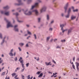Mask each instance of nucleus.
Wrapping results in <instances>:
<instances>
[{"instance_id": "obj_1", "label": "nucleus", "mask_w": 79, "mask_h": 79, "mask_svg": "<svg viewBox=\"0 0 79 79\" xmlns=\"http://www.w3.org/2000/svg\"><path fill=\"white\" fill-rule=\"evenodd\" d=\"M23 58L22 57H20V59H19V61L20 62V63H21L22 65V67L23 68L21 70V72H23L24 70V69H25V68H24V60H23Z\"/></svg>"}, {"instance_id": "obj_2", "label": "nucleus", "mask_w": 79, "mask_h": 79, "mask_svg": "<svg viewBox=\"0 0 79 79\" xmlns=\"http://www.w3.org/2000/svg\"><path fill=\"white\" fill-rule=\"evenodd\" d=\"M4 20L6 21L7 23H8V24L7 25V28H9V27H13V26L11 24V23L10 22L8 21V20H6V18H4Z\"/></svg>"}, {"instance_id": "obj_3", "label": "nucleus", "mask_w": 79, "mask_h": 79, "mask_svg": "<svg viewBox=\"0 0 79 79\" xmlns=\"http://www.w3.org/2000/svg\"><path fill=\"white\" fill-rule=\"evenodd\" d=\"M64 25L63 24H60V27H61V30L62 31V32L63 33H64V31H67L68 30V29H66V30H63V27H64Z\"/></svg>"}, {"instance_id": "obj_4", "label": "nucleus", "mask_w": 79, "mask_h": 79, "mask_svg": "<svg viewBox=\"0 0 79 79\" xmlns=\"http://www.w3.org/2000/svg\"><path fill=\"white\" fill-rule=\"evenodd\" d=\"M27 13V10H26L24 12V14L26 15H32V12L29 11L28 13Z\"/></svg>"}, {"instance_id": "obj_5", "label": "nucleus", "mask_w": 79, "mask_h": 79, "mask_svg": "<svg viewBox=\"0 0 79 79\" xmlns=\"http://www.w3.org/2000/svg\"><path fill=\"white\" fill-rule=\"evenodd\" d=\"M69 6V4H68V3H67L66 4L65 6L64 7V9L65 10V13H66L67 11V8H68V7Z\"/></svg>"}, {"instance_id": "obj_6", "label": "nucleus", "mask_w": 79, "mask_h": 79, "mask_svg": "<svg viewBox=\"0 0 79 79\" xmlns=\"http://www.w3.org/2000/svg\"><path fill=\"white\" fill-rule=\"evenodd\" d=\"M38 6H39V3H36L35 4L34 6H32L31 10H32L35 7H38Z\"/></svg>"}, {"instance_id": "obj_7", "label": "nucleus", "mask_w": 79, "mask_h": 79, "mask_svg": "<svg viewBox=\"0 0 79 79\" xmlns=\"http://www.w3.org/2000/svg\"><path fill=\"white\" fill-rule=\"evenodd\" d=\"M46 7H44L41 10H40V12L41 13H42V12H44V11H45V10H46Z\"/></svg>"}, {"instance_id": "obj_8", "label": "nucleus", "mask_w": 79, "mask_h": 79, "mask_svg": "<svg viewBox=\"0 0 79 79\" xmlns=\"http://www.w3.org/2000/svg\"><path fill=\"white\" fill-rule=\"evenodd\" d=\"M18 2H19V4H16L15 5H23V3L21 2V0H18Z\"/></svg>"}, {"instance_id": "obj_9", "label": "nucleus", "mask_w": 79, "mask_h": 79, "mask_svg": "<svg viewBox=\"0 0 79 79\" xmlns=\"http://www.w3.org/2000/svg\"><path fill=\"white\" fill-rule=\"evenodd\" d=\"M18 27V25H15L14 26V29L15 31H16L17 32H18V28H16V27Z\"/></svg>"}, {"instance_id": "obj_10", "label": "nucleus", "mask_w": 79, "mask_h": 79, "mask_svg": "<svg viewBox=\"0 0 79 79\" xmlns=\"http://www.w3.org/2000/svg\"><path fill=\"white\" fill-rule=\"evenodd\" d=\"M45 63L47 66L52 65V63H51V62H49L48 63H47V62H45Z\"/></svg>"}, {"instance_id": "obj_11", "label": "nucleus", "mask_w": 79, "mask_h": 79, "mask_svg": "<svg viewBox=\"0 0 79 79\" xmlns=\"http://www.w3.org/2000/svg\"><path fill=\"white\" fill-rule=\"evenodd\" d=\"M76 16H74V15H72L71 17V20H74V19H76Z\"/></svg>"}, {"instance_id": "obj_12", "label": "nucleus", "mask_w": 79, "mask_h": 79, "mask_svg": "<svg viewBox=\"0 0 79 79\" xmlns=\"http://www.w3.org/2000/svg\"><path fill=\"white\" fill-rule=\"evenodd\" d=\"M35 13V14L36 15H38V14L39 13L38 12V11L37 10H35L33 11Z\"/></svg>"}, {"instance_id": "obj_13", "label": "nucleus", "mask_w": 79, "mask_h": 79, "mask_svg": "<svg viewBox=\"0 0 79 79\" xmlns=\"http://www.w3.org/2000/svg\"><path fill=\"white\" fill-rule=\"evenodd\" d=\"M76 66L77 69H78V68L79 66V63L77 62H76Z\"/></svg>"}, {"instance_id": "obj_14", "label": "nucleus", "mask_w": 79, "mask_h": 79, "mask_svg": "<svg viewBox=\"0 0 79 79\" xmlns=\"http://www.w3.org/2000/svg\"><path fill=\"white\" fill-rule=\"evenodd\" d=\"M71 29H69L68 31V34L69 35L71 32Z\"/></svg>"}, {"instance_id": "obj_15", "label": "nucleus", "mask_w": 79, "mask_h": 79, "mask_svg": "<svg viewBox=\"0 0 79 79\" xmlns=\"http://www.w3.org/2000/svg\"><path fill=\"white\" fill-rule=\"evenodd\" d=\"M71 8H69V10H68V14H70V12H71Z\"/></svg>"}, {"instance_id": "obj_16", "label": "nucleus", "mask_w": 79, "mask_h": 79, "mask_svg": "<svg viewBox=\"0 0 79 79\" xmlns=\"http://www.w3.org/2000/svg\"><path fill=\"white\" fill-rule=\"evenodd\" d=\"M43 76V74L41 73L39 76H38V77H41Z\"/></svg>"}, {"instance_id": "obj_17", "label": "nucleus", "mask_w": 79, "mask_h": 79, "mask_svg": "<svg viewBox=\"0 0 79 79\" xmlns=\"http://www.w3.org/2000/svg\"><path fill=\"white\" fill-rule=\"evenodd\" d=\"M9 55H10V56H13V53L12 52H10L9 53Z\"/></svg>"}, {"instance_id": "obj_18", "label": "nucleus", "mask_w": 79, "mask_h": 79, "mask_svg": "<svg viewBox=\"0 0 79 79\" xmlns=\"http://www.w3.org/2000/svg\"><path fill=\"white\" fill-rule=\"evenodd\" d=\"M65 16V17L66 18H68L69 17V14L68 13V14L66 15Z\"/></svg>"}, {"instance_id": "obj_19", "label": "nucleus", "mask_w": 79, "mask_h": 79, "mask_svg": "<svg viewBox=\"0 0 79 79\" xmlns=\"http://www.w3.org/2000/svg\"><path fill=\"white\" fill-rule=\"evenodd\" d=\"M4 9H8L9 8V7L8 6H6L5 7H4Z\"/></svg>"}, {"instance_id": "obj_20", "label": "nucleus", "mask_w": 79, "mask_h": 79, "mask_svg": "<svg viewBox=\"0 0 79 79\" xmlns=\"http://www.w3.org/2000/svg\"><path fill=\"white\" fill-rule=\"evenodd\" d=\"M9 12H7L5 13V15H6L7 16H8V15H9Z\"/></svg>"}, {"instance_id": "obj_21", "label": "nucleus", "mask_w": 79, "mask_h": 79, "mask_svg": "<svg viewBox=\"0 0 79 79\" xmlns=\"http://www.w3.org/2000/svg\"><path fill=\"white\" fill-rule=\"evenodd\" d=\"M27 31L28 34H29V35H31V33L30 31H29L28 30Z\"/></svg>"}, {"instance_id": "obj_22", "label": "nucleus", "mask_w": 79, "mask_h": 79, "mask_svg": "<svg viewBox=\"0 0 79 79\" xmlns=\"http://www.w3.org/2000/svg\"><path fill=\"white\" fill-rule=\"evenodd\" d=\"M2 60V58H0V64L1 63H2V62H3V60Z\"/></svg>"}, {"instance_id": "obj_23", "label": "nucleus", "mask_w": 79, "mask_h": 79, "mask_svg": "<svg viewBox=\"0 0 79 79\" xmlns=\"http://www.w3.org/2000/svg\"><path fill=\"white\" fill-rule=\"evenodd\" d=\"M5 38H6V37H4V40H3L2 42L1 43V45H2V44H3V43H4V42L5 41L4 40H5Z\"/></svg>"}, {"instance_id": "obj_24", "label": "nucleus", "mask_w": 79, "mask_h": 79, "mask_svg": "<svg viewBox=\"0 0 79 79\" xmlns=\"http://www.w3.org/2000/svg\"><path fill=\"white\" fill-rule=\"evenodd\" d=\"M16 73H14L12 74V77H13L15 76V75H16Z\"/></svg>"}, {"instance_id": "obj_25", "label": "nucleus", "mask_w": 79, "mask_h": 79, "mask_svg": "<svg viewBox=\"0 0 79 79\" xmlns=\"http://www.w3.org/2000/svg\"><path fill=\"white\" fill-rule=\"evenodd\" d=\"M19 45H20V46L21 45V46H23V45H24V44L23 43H19Z\"/></svg>"}, {"instance_id": "obj_26", "label": "nucleus", "mask_w": 79, "mask_h": 79, "mask_svg": "<svg viewBox=\"0 0 79 79\" xmlns=\"http://www.w3.org/2000/svg\"><path fill=\"white\" fill-rule=\"evenodd\" d=\"M20 69V68H19V67L17 68H16V70H15V72H17V70H19V69Z\"/></svg>"}, {"instance_id": "obj_27", "label": "nucleus", "mask_w": 79, "mask_h": 79, "mask_svg": "<svg viewBox=\"0 0 79 79\" xmlns=\"http://www.w3.org/2000/svg\"><path fill=\"white\" fill-rule=\"evenodd\" d=\"M77 11H78V9H76L75 10H73V12H76Z\"/></svg>"}, {"instance_id": "obj_28", "label": "nucleus", "mask_w": 79, "mask_h": 79, "mask_svg": "<svg viewBox=\"0 0 79 79\" xmlns=\"http://www.w3.org/2000/svg\"><path fill=\"white\" fill-rule=\"evenodd\" d=\"M72 67H73V69H75V66H74V64H73Z\"/></svg>"}, {"instance_id": "obj_29", "label": "nucleus", "mask_w": 79, "mask_h": 79, "mask_svg": "<svg viewBox=\"0 0 79 79\" xmlns=\"http://www.w3.org/2000/svg\"><path fill=\"white\" fill-rule=\"evenodd\" d=\"M47 19L48 20L49 19V16L48 15H47Z\"/></svg>"}, {"instance_id": "obj_30", "label": "nucleus", "mask_w": 79, "mask_h": 79, "mask_svg": "<svg viewBox=\"0 0 79 79\" xmlns=\"http://www.w3.org/2000/svg\"><path fill=\"white\" fill-rule=\"evenodd\" d=\"M66 41V40H61V42H64Z\"/></svg>"}, {"instance_id": "obj_31", "label": "nucleus", "mask_w": 79, "mask_h": 79, "mask_svg": "<svg viewBox=\"0 0 79 79\" xmlns=\"http://www.w3.org/2000/svg\"><path fill=\"white\" fill-rule=\"evenodd\" d=\"M40 73V72L39 71L37 73V74H38V75H39Z\"/></svg>"}, {"instance_id": "obj_32", "label": "nucleus", "mask_w": 79, "mask_h": 79, "mask_svg": "<svg viewBox=\"0 0 79 79\" xmlns=\"http://www.w3.org/2000/svg\"><path fill=\"white\" fill-rule=\"evenodd\" d=\"M52 30H53V29L52 28H50L49 29V30L51 31H52Z\"/></svg>"}, {"instance_id": "obj_33", "label": "nucleus", "mask_w": 79, "mask_h": 79, "mask_svg": "<svg viewBox=\"0 0 79 79\" xmlns=\"http://www.w3.org/2000/svg\"><path fill=\"white\" fill-rule=\"evenodd\" d=\"M15 15H16V16H18L19 15V14H18V13H16L15 14Z\"/></svg>"}, {"instance_id": "obj_34", "label": "nucleus", "mask_w": 79, "mask_h": 79, "mask_svg": "<svg viewBox=\"0 0 79 79\" xmlns=\"http://www.w3.org/2000/svg\"><path fill=\"white\" fill-rule=\"evenodd\" d=\"M29 63H28L26 64L27 67H28L29 66Z\"/></svg>"}, {"instance_id": "obj_35", "label": "nucleus", "mask_w": 79, "mask_h": 79, "mask_svg": "<svg viewBox=\"0 0 79 79\" xmlns=\"http://www.w3.org/2000/svg\"><path fill=\"white\" fill-rule=\"evenodd\" d=\"M49 39H50V37H48L47 38V40L48 41V40H49Z\"/></svg>"}, {"instance_id": "obj_36", "label": "nucleus", "mask_w": 79, "mask_h": 79, "mask_svg": "<svg viewBox=\"0 0 79 79\" xmlns=\"http://www.w3.org/2000/svg\"><path fill=\"white\" fill-rule=\"evenodd\" d=\"M0 38H1V39H2V36L1 33H0Z\"/></svg>"}, {"instance_id": "obj_37", "label": "nucleus", "mask_w": 79, "mask_h": 79, "mask_svg": "<svg viewBox=\"0 0 79 79\" xmlns=\"http://www.w3.org/2000/svg\"><path fill=\"white\" fill-rule=\"evenodd\" d=\"M5 75V72H3L2 74V76H4Z\"/></svg>"}, {"instance_id": "obj_38", "label": "nucleus", "mask_w": 79, "mask_h": 79, "mask_svg": "<svg viewBox=\"0 0 79 79\" xmlns=\"http://www.w3.org/2000/svg\"><path fill=\"white\" fill-rule=\"evenodd\" d=\"M52 62H53V63H54L55 64H56V62H55V61L54 60H52Z\"/></svg>"}, {"instance_id": "obj_39", "label": "nucleus", "mask_w": 79, "mask_h": 79, "mask_svg": "<svg viewBox=\"0 0 79 79\" xmlns=\"http://www.w3.org/2000/svg\"><path fill=\"white\" fill-rule=\"evenodd\" d=\"M34 36L35 37V39H37L36 37V35L35 34L34 35Z\"/></svg>"}, {"instance_id": "obj_40", "label": "nucleus", "mask_w": 79, "mask_h": 79, "mask_svg": "<svg viewBox=\"0 0 79 79\" xmlns=\"http://www.w3.org/2000/svg\"><path fill=\"white\" fill-rule=\"evenodd\" d=\"M13 49H12L10 51V53H12L13 52Z\"/></svg>"}, {"instance_id": "obj_41", "label": "nucleus", "mask_w": 79, "mask_h": 79, "mask_svg": "<svg viewBox=\"0 0 79 79\" xmlns=\"http://www.w3.org/2000/svg\"><path fill=\"white\" fill-rule=\"evenodd\" d=\"M75 60V57H74L73 58V61H74Z\"/></svg>"}, {"instance_id": "obj_42", "label": "nucleus", "mask_w": 79, "mask_h": 79, "mask_svg": "<svg viewBox=\"0 0 79 79\" xmlns=\"http://www.w3.org/2000/svg\"><path fill=\"white\" fill-rule=\"evenodd\" d=\"M1 13L2 14H3V13H4V11H1Z\"/></svg>"}, {"instance_id": "obj_43", "label": "nucleus", "mask_w": 79, "mask_h": 79, "mask_svg": "<svg viewBox=\"0 0 79 79\" xmlns=\"http://www.w3.org/2000/svg\"><path fill=\"white\" fill-rule=\"evenodd\" d=\"M27 78H28V79H29H29H30V78H31V77H30V75H29L28 76Z\"/></svg>"}, {"instance_id": "obj_44", "label": "nucleus", "mask_w": 79, "mask_h": 79, "mask_svg": "<svg viewBox=\"0 0 79 79\" xmlns=\"http://www.w3.org/2000/svg\"><path fill=\"white\" fill-rule=\"evenodd\" d=\"M19 51H21V48L19 47Z\"/></svg>"}, {"instance_id": "obj_45", "label": "nucleus", "mask_w": 79, "mask_h": 79, "mask_svg": "<svg viewBox=\"0 0 79 79\" xmlns=\"http://www.w3.org/2000/svg\"><path fill=\"white\" fill-rule=\"evenodd\" d=\"M38 22H40V18H38Z\"/></svg>"}, {"instance_id": "obj_46", "label": "nucleus", "mask_w": 79, "mask_h": 79, "mask_svg": "<svg viewBox=\"0 0 79 79\" xmlns=\"http://www.w3.org/2000/svg\"><path fill=\"white\" fill-rule=\"evenodd\" d=\"M18 59H17V57H15V61H17Z\"/></svg>"}, {"instance_id": "obj_47", "label": "nucleus", "mask_w": 79, "mask_h": 79, "mask_svg": "<svg viewBox=\"0 0 79 79\" xmlns=\"http://www.w3.org/2000/svg\"><path fill=\"white\" fill-rule=\"evenodd\" d=\"M18 77V75H16L15 76V77H14L15 78V79H16V77Z\"/></svg>"}, {"instance_id": "obj_48", "label": "nucleus", "mask_w": 79, "mask_h": 79, "mask_svg": "<svg viewBox=\"0 0 79 79\" xmlns=\"http://www.w3.org/2000/svg\"><path fill=\"white\" fill-rule=\"evenodd\" d=\"M31 0H28V2H31Z\"/></svg>"}, {"instance_id": "obj_49", "label": "nucleus", "mask_w": 79, "mask_h": 79, "mask_svg": "<svg viewBox=\"0 0 79 79\" xmlns=\"http://www.w3.org/2000/svg\"><path fill=\"white\" fill-rule=\"evenodd\" d=\"M57 73H53V75H56V74H57Z\"/></svg>"}, {"instance_id": "obj_50", "label": "nucleus", "mask_w": 79, "mask_h": 79, "mask_svg": "<svg viewBox=\"0 0 79 79\" xmlns=\"http://www.w3.org/2000/svg\"><path fill=\"white\" fill-rule=\"evenodd\" d=\"M26 47H28V44H27L26 45Z\"/></svg>"}, {"instance_id": "obj_51", "label": "nucleus", "mask_w": 79, "mask_h": 79, "mask_svg": "<svg viewBox=\"0 0 79 79\" xmlns=\"http://www.w3.org/2000/svg\"><path fill=\"white\" fill-rule=\"evenodd\" d=\"M37 61H39V58L38 57V59H36Z\"/></svg>"}, {"instance_id": "obj_52", "label": "nucleus", "mask_w": 79, "mask_h": 79, "mask_svg": "<svg viewBox=\"0 0 79 79\" xmlns=\"http://www.w3.org/2000/svg\"><path fill=\"white\" fill-rule=\"evenodd\" d=\"M38 2H41V1H40V0H38Z\"/></svg>"}, {"instance_id": "obj_53", "label": "nucleus", "mask_w": 79, "mask_h": 79, "mask_svg": "<svg viewBox=\"0 0 79 79\" xmlns=\"http://www.w3.org/2000/svg\"><path fill=\"white\" fill-rule=\"evenodd\" d=\"M61 16H64V14L62 13L61 14Z\"/></svg>"}, {"instance_id": "obj_54", "label": "nucleus", "mask_w": 79, "mask_h": 79, "mask_svg": "<svg viewBox=\"0 0 79 79\" xmlns=\"http://www.w3.org/2000/svg\"><path fill=\"white\" fill-rule=\"evenodd\" d=\"M54 22L53 21H52L51 22V24H52V23H53V22Z\"/></svg>"}, {"instance_id": "obj_55", "label": "nucleus", "mask_w": 79, "mask_h": 79, "mask_svg": "<svg viewBox=\"0 0 79 79\" xmlns=\"http://www.w3.org/2000/svg\"><path fill=\"white\" fill-rule=\"evenodd\" d=\"M56 48H60V46H58L56 47Z\"/></svg>"}, {"instance_id": "obj_56", "label": "nucleus", "mask_w": 79, "mask_h": 79, "mask_svg": "<svg viewBox=\"0 0 79 79\" xmlns=\"http://www.w3.org/2000/svg\"><path fill=\"white\" fill-rule=\"evenodd\" d=\"M56 40H57V39H55L54 40V42H55V41H56Z\"/></svg>"}, {"instance_id": "obj_57", "label": "nucleus", "mask_w": 79, "mask_h": 79, "mask_svg": "<svg viewBox=\"0 0 79 79\" xmlns=\"http://www.w3.org/2000/svg\"><path fill=\"white\" fill-rule=\"evenodd\" d=\"M14 56H15V55H16V52H14Z\"/></svg>"}, {"instance_id": "obj_58", "label": "nucleus", "mask_w": 79, "mask_h": 79, "mask_svg": "<svg viewBox=\"0 0 79 79\" xmlns=\"http://www.w3.org/2000/svg\"><path fill=\"white\" fill-rule=\"evenodd\" d=\"M18 22H19V23H21V21H19L18 20H17Z\"/></svg>"}, {"instance_id": "obj_59", "label": "nucleus", "mask_w": 79, "mask_h": 79, "mask_svg": "<svg viewBox=\"0 0 79 79\" xmlns=\"http://www.w3.org/2000/svg\"><path fill=\"white\" fill-rule=\"evenodd\" d=\"M55 66V65L54 64H53L52 65V67H54Z\"/></svg>"}, {"instance_id": "obj_60", "label": "nucleus", "mask_w": 79, "mask_h": 79, "mask_svg": "<svg viewBox=\"0 0 79 79\" xmlns=\"http://www.w3.org/2000/svg\"><path fill=\"white\" fill-rule=\"evenodd\" d=\"M4 56V55H3V54H2V57H3Z\"/></svg>"}, {"instance_id": "obj_61", "label": "nucleus", "mask_w": 79, "mask_h": 79, "mask_svg": "<svg viewBox=\"0 0 79 79\" xmlns=\"http://www.w3.org/2000/svg\"><path fill=\"white\" fill-rule=\"evenodd\" d=\"M27 27H29V25H27Z\"/></svg>"}, {"instance_id": "obj_62", "label": "nucleus", "mask_w": 79, "mask_h": 79, "mask_svg": "<svg viewBox=\"0 0 79 79\" xmlns=\"http://www.w3.org/2000/svg\"><path fill=\"white\" fill-rule=\"evenodd\" d=\"M7 79H10V77H7Z\"/></svg>"}, {"instance_id": "obj_63", "label": "nucleus", "mask_w": 79, "mask_h": 79, "mask_svg": "<svg viewBox=\"0 0 79 79\" xmlns=\"http://www.w3.org/2000/svg\"><path fill=\"white\" fill-rule=\"evenodd\" d=\"M32 78H33V77H32L30 79H32Z\"/></svg>"}, {"instance_id": "obj_64", "label": "nucleus", "mask_w": 79, "mask_h": 79, "mask_svg": "<svg viewBox=\"0 0 79 79\" xmlns=\"http://www.w3.org/2000/svg\"><path fill=\"white\" fill-rule=\"evenodd\" d=\"M16 79H19V77H17L16 78Z\"/></svg>"}]
</instances>
